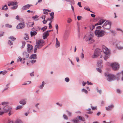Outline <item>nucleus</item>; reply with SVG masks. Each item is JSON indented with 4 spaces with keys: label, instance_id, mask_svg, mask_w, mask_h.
Returning <instances> with one entry per match:
<instances>
[{
    "label": "nucleus",
    "instance_id": "obj_28",
    "mask_svg": "<svg viewBox=\"0 0 123 123\" xmlns=\"http://www.w3.org/2000/svg\"><path fill=\"white\" fill-rule=\"evenodd\" d=\"M44 82L43 81L42 82V84L39 86V88L40 89H42L44 86Z\"/></svg>",
    "mask_w": 123,
    "mask_h": 123
},
{
    "label": "nucleus",
    "instance_id": "obj_7",
    "mask_svg": "<svg viewBox=\"0 0 123 123\" xmlns=\"http://www.w3.org/2000/svg\"><path fill=\"white\" fill-rule=\"evenodd\" d=\"M113 69L114 70H116L118 69L119 67V64L117 63L114 62L112 63L111 65Z\"/></svg>",
    "mask_w": 123,
    "mask_h": 123
},
{
    "label": "nucleus",
    "instance_id": "obj_58",
    "mask_svg": "<svg viewBox=\"0 0 123 123\" xmlns=\"http://www.w3.org/2000/svg\"><path fill=\"white\" fill-rule=\"evenodd\" d=\"M56 29V30H58V25L56 24L55 25Z\"/></svg>",
    "mask_w": 123,
    "mask_h": 123
},
{
    "label": "nucleus",
    "instance_id": "obj_21",
    "mask_svg": "<svg viewBox=\"0 0 123 123\" xmlns=\"http://www.w3.org/2000/svg\"><path fill=\"white\" fill-rule=\"evenodd\" d=\"M56 44L55 45V47L56 48H58L60 46V43L59 41L58 40V39L57 38H56Z\"/></svg>",
    "mask_w": 123,
    "mask_h": 123
},
{
    "label": "nucleus",
    "instance_id": "obj_62",
    "mask_svg": "<svg viewBox=\"0 0 123 123\" xmlns=\"http://www.w3.org/2000/svg\"><path fill=\"white\" fill-rule=\"evenodd\" d=\"M7 71H4L3 72L2 74L3 75H4L7 73Z\"/></svg>",
    "mask_w": 123,
    "mask_h": 123
},
{
    "label": "nucleus",
    "instance_id": "obj_11",
    "mask_svg": "<svg viewBox=\"0 0 123 123\" xmlns=\"http://www.w3.org/2000/svg\"><path fill=\"white\" fill-rule=\"evenodd\" d=\"M33 48V46L29 44H27V50L29 53L31 52Z\"/></svg>",
    "mask_w": 123,
    "mask_h": 123
},
{
    "label": "nucleus",
    "instance_id": "obj_63",
    "mask_svg": "<svg viewBox=\"0 0 123 123\" xmlns=\"http://www.w3.org/2000/svg\"><path fill=\"white\" fill-rule=\"evenodd\" d=\"M34 73V72H32V73L30 74V75L31 76H34V74H33Z\"/></svg>",
    "mask_w": 123,
    "mask_h": 123
},
{
    "label": "nucleus",
    "instance_id": "obj_33",
    "mask_svg": "<svg viewBox=\"0 0 123 123\" xmlns=\"http://www.w3.org/2000/svg\"><path fill=\"white\" fill-rule=\"evenodd\" d=\"M5 26L6 27L9 28H11L12 27V26L11 25H9V24H6L5 25Z\"/></svg>",
    "mask_w": 123,
    "mask_h": 123
},
{
    "label": "nucleus",
    "instance_id": "obj_44",
    "mask_svg": "<svg viewBox=\"0 0 123 123\" xmlns=\"http://www.w3.org/2000/svg\"><path fill=\"white\" fill-rule=\"evenodd\" d=\"M36 30H35L37 31H38L39 30H40L41 29L38 26L36 27Z\"/></svg>",
    "mask_w": 123,
    "mask_h": 123
},
{
    "label": "nucleus",
    "instance_id": "obj_26",
    "mask_svg": "<svg viewBox=\"0 0 123 123\" xmlns=\"http://www.w3.org/2000/svg\"><path fill=\"white\" fill-rule=\"evenodd\" d=\"M19 103L20 104L24 105L26 103V101L25 100H22L20 101Z\"/></svg>",
    "mask_w": 123,
    "mask_h": 123
},
{
    "label": "nucleus",
    "instance_id": "obj_14",
    "mask_svg": "<svg viewBox=\"0 0 123 123\" xmlns=\"http://www.w3.org/2000/svg\"><path fill=\"white\" fill-rule=\"evenodd\" d=\"M49 14L50 15V16H51V17L50 18H48L47 19V21H51L52 20H53V19L54 18V13L53 12H52L51 13H50Z\"/></svg>",
    "mask_w": 123,
    "mask_h": 123
},
{
    "label": "nucleus",
    "instance_id": "obj_22",
    "mask_svg": "<svg viewBox=\"0 0 123 123\" xmlns=\"http://www.w3.org/2000/svg\"><path fill=\"white\" fill-rule=\"evenodd\" d=\"M99 55L98 53V51L96 50L95 51L94 54V57L93 58H95L97 57Z\"/></svg>",
    "mask_w": 123,
    "mask_h": 123
},
{
    "label": "nucleus",
    "instance_id": "obj_9",
    "mask_svg": "<svg viewBox=\"0 0 123 123\" xmlns=\"http://www.w3.org/2000/svg\"><path fill=\"white\" fill-rule=\"evenodd\" d=\"M17 2H12L10 3V5H11L12 6H13L11 7V8L12 9H16L17 7L18 6L17 5Z\"/></svg>",
    "mask_w": 123,
    "mask_h": 123
},
{
    "label": "nucleus",
    "instance_id": "obj_55",
    "mask_svg": "<svg viewBox=\"0 0 123 123\" xmlns=\"http://www.w3.org/2000/svg\"><path fill=\"white\" fill-rule=\"evenodd\" d=\"M38 16L37 15H36L35 16H33L32 17V18L33 19H36L38 18Z\"/></svg>",
    "mask_w": 123,
    "mask_h": 123
},
{
    "label": "nucleus",
    "instance_id": "obj_27",
    "mask_svg": "<svg viewBox=\"0 0 123 123\" xmlns=\"http://www.w3.org/2000/svg\"><path fill=\"white\" fill-rule=\"evenodd\" d=\"M72 121L74 123H78L79 121V120L77 119V118L73 120Z\"/></svg>",
    "mask_w": 123,
    "mask_h": 123
},
{
    "label": "nucleus",
    "instance_id": "obj_16",
    "mask_svg": "<svg viewBox=\"0 0 123 123\" xmlns=\"http://www.w3.org/2000/svg\"><path fill=\"white\" fill-rule=\"evenodd\" d=\"M114 105H113L112 104L110 105H109L108 107H105L106 110L107 111H110L111 109L113 108Z\"/></svg>",
    "mask_w": 123,
    "mask_h": 123
},
{
    "label": "nucleus",
    "instance_id": "obj_38",
    "mask_svg": "<svg viewBox=\"0 0 123 123\" xmlns=\"http://www.w3.org/2000/svg\"><path fill=\"white\" fill-rule=\"evenodd\" d=\"M84 9L87 11H89L91 12H92L91 11H90V8H89V7H84Z\"/></svg>",
    "mask_w": 123,
    "mask_h": 123
},
{
    "label": "nucleus",
    "instance_id": "obj_37",
    "mask_svg": "<svg viewBox=\"0 0 123 123\" xmlns=\"http://www.w3.org/2000/svg\"><path fill=\"white\" fill-rule=\"evenodd\" d=\"M66 111L68 113V114L69 116H71L72 115V113L71 112L69 111L68 110H67Z\"/></svg>",
    "mask_w": 123,
    "mask_h": 123
},
{
    "label": "nucleus",
    "instance_id": "obj_20",
    "mask_svg": "<svg viewBox=\"0 0 123 123\" xmlns=\"http://www.w3.org/2000/svg\"><path fill=\"white\" fill-rule=\"evenodd\" d=\"M23 56L24 57L28 58V57L29 54L26 52H24L23 53Z\"/></svg>",
    "mask_w": 123,
    "mask_h": 123
},
{
    "label": "nucleus",
    "instance_id": "obj_32",
    "mask_svg": "<svg viewBox=\"0 0 123 123\" xmlns=\"http://www.w3.org/2000/svg\"><path fill=\"white\" fill-rule=\"evenodd\" d=\"M22 46L21 47V48H24L25 44V41H23L22 42Z\"/></svg>",
    "mask_w": 123,
    "mask_h": 123
},
{
    "label": "nucleus",
    "instance_id": "obj_43",
    "mask_svg": "<svg viewBox=\"0 0 123 123\" xmlns=\"http://www.w3.org/2000/svg\"><path fill=\"white\" fill-rule=\"evenodd\" d=\"M97 92H98L100 94H101L102 92V91L101 90H98V87H97Z\"/></svg>",
    "mask_w": 123,
    "mask_h": 123
},
{
    "label": "nucleus",
    "instance_id": "obj_61",
    "mask_svg": "<svg viewBox=\"0 0 123 123\" xmlns=\"http://www.w3.org/2000/svg\"><path fill=\"white\" fill-rule=\"evenodd\" d=\"M11 110L9 111V116H10L13 113V112H12L11 111Z\"/></svg>",
    "mask_w": 123,
    "mask_h": 123
},
{
    "label": "nucleus",
    "instance_id": "obj_5",
    "mask_svg": "<svg viewBox=\"0 0 123 123\" xmlns=\"http://www.w3.org/2000/svg\"><path fill=\"white\" fill-rule=\"evenodd\" d=\"M95 33L96 36L98 37H100L104 36L105 34V32L103 30H96L95 31Z\"/></svg>",
    "mask_w": 123,
    "mask_h": 123
},
{
    "label": "nucleus",
    "instance_id": "obj_10",
    "mask_svg": "<svg viewBox=\"0 0 123 123\" xmlns=\"http://www.w3.org/2000/svg\"><path fill=\"white\" fill-rule=\"evenodd\" d=\"M25 27V25L23 23H19L16 26V28L17 29H22Z\"/></svg>",
    "mask_w": 123,
    "mask_h": 123
},
{
    "label": "nucleus",
    "instance_id": "obj_34",
    "mask_svg": "<svg viewBox=\"0 0 123 123\" xmlns=\"http://www.w3.org/2000/svg\"><path fill=\"white\" fill-rule=\"evenodd\" d=\"M47 26H45L43 27L41 29V30H43V32L46 30V29H47Z\"/></svg>",
    "mask_w": 123,
    "mask_h": 123
},
{
    "label": "nucleus",
    "instance_id": "obj_39",
    "mask_svg": "<svg viewBox=\"0 0 123 123\" xmlns=\"http://www.w3.org/2000/svg\"><path fill=\"white\" fill-rule=\"evenodd\" d=\"M8 44L10 45H11L13 44L12 42L10 40H9L8 41Z\"/></svg>",
    "mask_w": 123,
    "mask_h": 123
},
{
    "label": "nucleus",
    "instance_id": "obj_64",
    "mask_svg": "<svg viewBox=\"0 0 123 123\" xmlns=\"http://www.w3.org/2000/svg\"><path fill=\"white\" fill-rule=\"evenodd\" d=\"M7 123H13V122L11 120H9Z\"/></svg>",
    "mask_w": 123,
    "mask_h": 123
},
{
    "label": "nucleus",
    "instance_id": "obj_50",
    "mask_svg": "<svg viewBox=\"0 0 123 123\" xmlns=\"http://www.w3.org/2000/svg\"><path fill=\"white\" fill-rule=\"evenodd\" d=\"M80 56L82 59H83L84 58V55L83 53H81Z\"/></svg>",
    "mask_w": 123,
    "mask_h": 123
},
{
    "label": "nucleus",
    "instance_id": "obj_2",
    "mask_svg": "<svg viewBox=\"0 0 123 123\" xmlns=\"http://www.w3.org/2000/svg\"><path fill=\"white\" fill-rule=\"evenodd\" d=\"M36 44L35 45L34 50V52L36 53L37 50V49L41 48L45 44L44 41L43 40H37L36 41Z\"/></svg>",
    "mask_w": 123,
    "mask_h": 123
},
{
    "label": "nucleus",
    "instance_id": "obj_35",
    "mask_svg": "<svg viewBox=\"0 0 123 123\" xmlns=\"http://www.w3.org/2000/svg\"><path fill=\"white\" fill-rule=\"evenodd\" d=\"M25 37L24 38L26 40H27L29 39L28 36L26 34H25Z\"/></svg>",
    "mask_w": 123,
    "mask_h": 123
},
{
    "label": "nucleus",
    "instance_id": "obj_46",
    "mask_svg": "<svg viewBox=\"0 0 123 123\" xmlns=\"http://www.w3.org/2000/svg\"><path fill=\"white\" fill-rule=\"evenodd\" d=\"M72 21V20L70 18H68V19L67 20V22L68 23H70Z\"/></svg>",
    "mask_w": 123,
    "mask_h": 123
},
{
    "label": "nucleus",
    "instance_id": "obj_42",
    "mask_svg": "<svg viewBox=\"0 0 123 123\" xmlns=\"http://www.w3.org/2000/svg\"><path fill=\"white\" fill-rule=\"evenodd\" d=\"M22 107H23V106H20V105L16 107L17 109H20Z\"/></svg>",
    "mask_w": 123,
    "mask_h": 123
},
{
    "label": "nucleus",
    "instance_id": "obj_52",
    "mask_svg": "<svg viewBox=\"0 0 123 123\" xmlns=\"http://www.w3.org/2000/svg\"><path fill=\"white\" fill-rule=\"evenodd\" d=\"M9 84H8L6 85V86L7 87H6V88L4 89L3 91V92H4V91H5V90H6L7 89H8V88L9 87H7V86H8V85H9Z\"/></svg>",
    "mask_w": 123,
    "mask_h": 123
},
{
    "label": "nucleus",
    "instance_id": "obj_25",
    "mask_svg": "<svg viewBox=\"0 0 123 123\" xmlns=\"http://www.w3.org/2000/svg\"><path fill=\"white\" fill-rule=\"evenodd\" d=\"M37 34V32L36 31L31 32V37L34 36L36 35Z\"/></svg>",
    "mask_w": 123,
    "mask_h": 123
},
{
    "label": "nucleus",
    "instance_id": "obj_53",
    "mask_svg": "<svg viewBox=\"0 0 123 123\" xmlns=\"http://www.w3.org/2000/svg\"><path fill=\"white\" fill-rule=\"evenodd\" d=\"M45 17L46 15H44L41 17V18L43 19H45Z\"/></svg>",
    "mask_w": 123,
    "mask_h": 123
},
{
    "label": "nucleus",
    "instance_id": "obj_41",
    "mask_svg": "<svg viewBox=\"0 0 123 123\" xmlns=\"http://www.w3.org/2000/svg\"><path fill=\"white\" fill-rule=\"evenodd\" d=\"M97 70L99 72H100V73H101L102 72V71L101 70V69L100 68H97Z\"/></svg>",
    "mask_w": 123,
    "mask_h": 123
},
{
    "label": "nucleus",
    "instance_id": "obj_12",
    "mask_svg": "<svg viewBox=\"0 0 123 123\" xmlns=\"http://www.w3.org/2000/svg\"><path fill=\"white\" fill-rule=\"evenodd\" d=\"M31 5L27 4L23 6L21 9L24 10H26L28 9L31 6Z\"/></svg>",
    "mask_w": 123,
    "mask_h": 123
},
{
    "label": "nucleus",
    "instance_id": "obj_4",
    "mask_svg": "<svg viewBox=\"0 0 123 123\" xmlns=\"http://www.w3.org/2000/svg\"><path fill=\"white\" fill-rule=\"evenodd\" d=\"M104 75L107 80L108 81H112L116 78L115 76L114 75L110 74L108 72L105 73Z\"/></svg>",
    "mask_w": 123,
    "mask_h": 123
},
{
    "label": "nucleus",
    "instance_id": "obj_24",
    "mask_svg": "<svg viewBox=\"0 0 123 123\" xmlns=\"http://www.w3.org/2000/svg\"><path fill=\"white\" fill-rule=\"evenodd\" d=\"M18 58L20 60L21 62L23 64H24L25 63V58H21L20 57H19Z\"/></svg>",
    "mask_w": 123,
    "mask_h": 123
},
{
    "label": "nucleus",
    "instance_id": "obj_56",
    "mask_svg": "<svg viewBox=\"0 0 123 123\" xmlns=\"http://www.w3.org/2000/svg\"><path fill=\"white\" fill-rule=\"evenodd\" d=\"M21 122L20 121L17 120L14 122H13V123H21Z\"/></svg>",
    "mask_w": 123,
    "mask_h": 123
},
{
    "label": "nucleus",
    "instance_id": "obj_13",
    "mask_svg": "<svg viewBox=\"0 0 123 123\" xmlns=\"http://www.w3.org/2000/svg\"><path fill=\"white\" fill-rule=\"evenodd\" d=\"M49 35V33H48V31H46L44 32L43 34V38L44 39H46Z\"/></svg>",
    "mask_w": 123,
    "mask_h": 123
},
{
    "label": "nucleus",
    "instance_id": "obj_19",
    "mask_svg": "<svg viewBox=\"0 0 123 123\" xmlns=\"http://www.w3.org/2000/svg\"><path fill=\"white\" fill-rule=\"evenodd\" d=\"M121 44H118L116 45V46L117 47V48L121 50L123 49V46H122V43H121Z\"/></svg>",
    "mask_w": 123,
    "mask_h": 123
},
{
    "label": "nucleus",
    "instance_id": "obj_36",
    "mask_svg": "<svg viewBox=\"0 0 123 123\" xmlns=\"http://www.w3.org/2000/svg\"><path fill=\"white\" fill-rule=\"evenodd\" d=\"M82 91L83 92H84L85 93L87 94L88 93V91H87L86 90V89H83L82 90Z\"/></svg>",
    "mask_w": 123,
    "mask_h": 123
},
{
    "label": "nucleus",
    "instance_id": "obj_1",
    "mask_svg": "<svg viewBox=\"0 0 123 123\" xmlns=\"http://www.w3.org/2000/svg\"><path fill=\"white\" fill-rule=\"evenodd\" d=\"M8 104V102H4L2 103V105L4 106L3 108H1L2 109L1 111H0V112H2V115L4 113L8 112L10 110H11V108L9 107L7 105Z\"/></svg>",
    "mask_w": 123,
    "mask_h": 123
},
{
    "label": "nucleus",
    "instance_id": "obj_60",
    "mask_svg": "<svg viewBox=\"0 0 123 123\" xmlns=\"http://www.w3.org/2000/svg\"><path fill=\"white\" fill-rule=\"evenodd\" d=\"M47 21L45 20V19H44L43 21V24H46V23L47 22Z\"/></svg>",
    "mask_w": 123,
    "mask_h": 123
},
{
    "label": "nucleus",
    "instance_id": "obj_3",
    "mask_svg": "<svg viewBox=\"0 0 123 123\" xmlns=\"http://www.w3.org/2000/svg\"><path fill=\"white\" fill-rule=\"evenodd\" d=\"M102 48L103 51L105 54L104 57V59L105 60H106L109 57L110 51L104 45L102 46Z\"/></svg>",
    "mask_w": 123,
    "mask_h": 123
},
{
    "label": "nucleus",
    "instance_id": "obj_47",
    "mask_svg": "<svg viewBox=\"0 0 123 123\" xmlns=\"http://www.w3.org/2000/svg\"><path fill=\"white\" fill-rule=\"evenodd\" d=\"M34 23L33 22V23L32 24H31V25H28V24L27 25V26L29 27H32L33 26V25H34Z\"/></svg>",
    "mask_w": 123,
    "mask_h": 123
},
{
    "label": "nucleus",
    "instance_id": "obj_30",
    "mask_svg": "<svg viewBox=\"0 0 123 123\" xmlns=\"http://www.w3.org/2000/svg\"><path fill=\"white\" fill-rule=\"evenodd\" d=\"M8 38L9 39H11L12 41H14L15 40L16 38L13 37L12 36H11L9 37Z\"/></svg>",
    "mask_w": 123,
    "mask_h": 123
},
{
    "label": "nucleus",
    "instance_id": "obj_48",
    "mask_svg": "<svg viewBox=\"0 0 123 123\" xmlns=\"http://www.w3.org/2000/svg\"><path fill=\"white\" fill-rule=\"evenodd\" d=\"M82 18L81 16H78L77 17V19L78 20H81V18Z\"/></svg>",
    "mask_w": 123,
    "mask_h": 123
},
{
    "label": "nucleus",
    "instance_id": "obj_18",
    "mask_svg": "<svg viewBox=\"0 0 123 123\" xmlns=\"http://www.w3.org/2000/svg\"><path fill=\"white\" fill-rule=\"evenodd\" d=\"M105 21L104 20L100 19L98 22L95 24V25H101Z\"/></svg>",
    "mask_w": 123,
    "mask_h": 123
},
{
    "label": "nucleus",
    "instance_id": "obj_45",
    "mask_svg": "<svg viewBox=\"0 0 123 123\" xmlns=\"http://www.w3.org/2000/svg\"><path fill=\"white\" fill-rule=\"evenodd\" d=\"M65 81H66L67 82H68L69 81V78L68 77L65 78Z\"/></svg>",
    "mask_w": 123,
    "mask_h": 123
},
{
    "label": "nucleus",
    "instance_id": "obj_31",
    "mask_svg": "<svg viewBox=\"0 0 123 123\" xmlns=\"http://www.w3.org/2000/svg\"><path fill=\"white\" fill-rule=\"evenodd\" d=\"M7 7H8L6 5H5L2 8V9L6 10L7 9Z\"/></svg>",
    "mask_w": 123,
    "mask_h": 123
},
{
    "label": "nucleus",
    "instance_id": "obj_23",
    "mask_svg": "<svg viewBox=\"0 0 123 123\" xmlns=\"http://www.w3.org/2000/svg\"><path fill=\"white\" fill-rule=\"evenodd\" d=\"M29 58L31 59H36L37 58V55L36 54H32L31 55Z\"/></svg>",
    "mask_w": 123,
    "mask_h": 123
},
{
    "label": "nucleus",
    "instance_id": "obj_51",
    "mask_svg": "<svg viewBox=\"0 0 123 123\" xmlns=\"http://www.w3.org/2000/svg\"><path fill=\"white\" fill-rule=\"evenodd\" d=\"M68 36L67 35H66L65 34L64 36V38L65 40L67 39V38L68 37Z\"/></svg>",
    "mask_w": 123,
    "mask_h": 123
},
{
    "label": "nucleus",
    "instance_id": "obj_40",
    "mask_svg": "<svg viewBox=\"0 0 123 123\" xmlns=\"http://www.w3.org/2000/svg\"><path fill=\"white\" fill-rule=\"evenodd\" d=\"M63 117L65 119L67 120L68 119V117L65 114L63 115Z\"/></svg>",
    "mask_w": 123,
    "mask_h": 123
},
{
    "label": "nucleus",
    "instance_id": "obj_6",
    "mask_svg": "<svg viewBox=\"0 0 123 123\" xmlns=\"http://www.w3.org/2000/svg\"><path fill=\"white\" fill-rule=\"evenodd\" d=\"M111 22L107 21L105 22L102 27L105 29H109L111 28Z\"/></svg>",
    "mask_w": 123,
    "mask_h": 123
},
{
    "label": "nucleus",
    "instance_id": "obj_49",
    "mask_svg": "<svg viewBox=\"0 0 123 123\" xmlns=\"http://www.w3.org/2000/svg\"><path fill=\"white\" fill-rule=\"evenodd\" d=\"M96 26V25H95V26L92 25V27H90V29H91V30H92L93 29L95 28V27Z\"/></svg>",
    "mask_w": 123,
    "mask_h": 123
},
{
    "label": "nucleus",
    "instance_id": "obj_29",
    "mask_svg": "<svg viewBox=\"0 0 123 123\" xmlns=\"http://www.w3.org/2000/svg\"><path fill=\"white\" fill-rule=\"evenodd\" d=\"M78 118L81 121H84L85 119L81 117L80 116H78Z\"/></svg>",
    "mask_w": 123,
    "mask_h": 123
},
{
    "label": "nucleus",
    "instance_id": "obj_8",
    "mask_svg": "<svg viewBox=\"0 0 123 123\" xmlns=\"http://www.w3.org/2000/svg\"><path fill=\"white\" fill-rule=\"evenodd\" d=\"M93 36V33H90L88 37V39L86 40V41L88 40L89 41V43H92L94 42V40L92 38Z\"/></svg>",
    "mask_w": 123,
    "mask_h": 123
},
{
    "label": "nucleus",
    "instance_id": "obj_57",
    "mask_svg": "<svg viewBox=\"0 0 123 123\" xmlns=\"http://www.w3.org/2000/svg\"><path fill=\"white\" fill-rule=\"evenodd\" d=\"M91 108L92 109V110H94L95 109H96V107H94L92 106V104H91Z\"/></svg>",
    "mask_w": 123,
    "mask_h": 123
},
{
    "label": "nucleus",
    "instance_id": "obj_17",
    "mask_svg": "<svg viewBox=\"0 0 123 123\" xmlns=\"http://www.w3.org/2000/svg\"><path fill=\"white\" fill-rule=\"evenodd\" d=\"M117 79H119L118 78V77H119V76H121V80H122L123 81V71H122L121 72V73H118L117 74Z\"/></svg>",
    "mask_w": 123,
    "mask_h": 123
},
{
    "label": "nucleus",
    "instance_id": "obj_59",
    "mask_svg": "<svg viewBox=\"0 0 123 123\" xmlns=\"http://www.w3.org/2000/svg\"><path fill=\"white\" fill-rule=\"evenodd\" d=\"M36 62V61L35 60H33L31 61V63H32V64H33L34 63Z\"/></svg>",
    "mask_w": 123,
    "mask_h": 123
},
{
    "label": "nucleus",
    "instance_id": "obj_54",
    "mask_svg": "<svg viewBox=\"0 0 123 123\" xmlns=\"http://www.w3.org/2000/svg\"><path fill=\"white\" fill-rule=\"evenodd\" d=\"M56 104L60 107H62V104H59L58 103H56Z\"/></svg>",
    "mask_w": 123,
    "mask_h": 123
},
{
    "label": "nucleus",
    "instance_id": "obj_15",
    "mask_svg": "<svg viewBox=\"0 0 123 123\" xmlns=\"http://www.w3.org/2000/svg\"><path fill=\"white\" fill-rule=\"evenodd\" d=\"M102 60H98L97 62V66L100 68H101L102 67Z\"/></svg>",
    "mask_w": 123,
    "mask_h": 123
}]
</instances>
